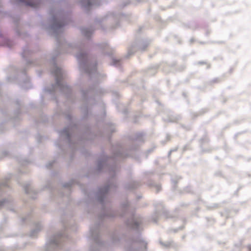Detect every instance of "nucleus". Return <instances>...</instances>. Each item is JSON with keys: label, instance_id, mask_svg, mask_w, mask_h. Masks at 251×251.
I'll return each instance as SVG.
<instances>
[{"label": "nucleus", "instance_id": "f257e3e1", "mask_svg": "<svg viewBox=\"0 0 251 251\" xmlns=\"http://www.w3.org/2000/svg\"><path fill=\"white\" fill-rule=\"evenodd\" d=\"M28 5L33 7H36L37 6V4H35V3H33L32 2H28L27 3Z\"/></svg>", "mask_w": 251, "mask_h": 251}, {"label": "nucleus", "instance_id": "f03ea898", "mask_svg": "<svg viewBox=\"0 0 251 251\" xmlns=\"http://www.w3.org/2000/svg\"><path fill=\"white\" fill-rule=\"evenodd\" d=\"M249 251H251V246L248 247Z\"/></svg>", "mask_w": 251, "mask_h": 251}]
</instances>
